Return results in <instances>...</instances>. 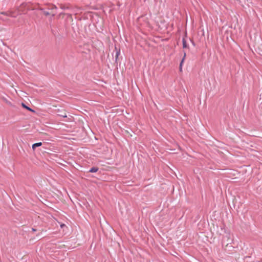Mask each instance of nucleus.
I'll list each match as a JSON object with an SVG mask.
<instances>
[{"label": "nucleus", "instance_id": "obj_1", "mask_svg": "<svg viewBox=\"0 0 262 262\" xmlns=\"http://www.w3.org/2000/svg\"><path fill=\"white\" fill-rule=\"evenodd\" d=\"M232 239L231 238L229 235L224 236L222 238V247L226 251H229L230 248H232L233 246L231 245L232 243Z\"/></svg>", "mask_w": 262, "mask_h": 262}, {"label": "nucleus", "instance_id": "obj_2", "mask_svg": "<svg viewBox=\"0 0 262 262\" xmlns=\"http://www.w3.org/2000/svg\"><path fill=\"white\" fill-rule=\"evenodd\" d=\"M21 106L23 108H26V110L31 112H35V111H34L33 109L30 108V107L27 106L24 103H21Z\"/></svg>", "mask_w": 262, "mask_h": 262}, {"label": "nucleus", "instance_id": "obj_3", "mask_svg": "<svg viewBox=\"0 0 262 262\" xmlns=\"http://www.w3.org/2000/svg\"><path fill=\"white\" fill-rule=\"evenodd\" d=\"M46 5L48 9L53 10L54 9H57L56 6L52 4H47Z\"/></svg>", "mask_w": 262, "mask_h": 262}, {"label": "nucleus", "instance_id": "obj_4", "mask_svg": "<svg viewBox=\"0 0 262 262\" xmlns=\"http://www.w3.org/2000/svg\"><path fill=\"white\" fill-rule=\"evenodd\" d=\"M41 145H42L41 142H38V143H34L32 145V149H33V150H34L36 147H39Z\"/></svg>", "mask_w": 262, "mask_h": 262}, {"label": "nucleus", "instance_id": "obj_5", "mask_svg": "<svg viewBox=\"0 0 262 262\" xmlns=\"http://www.w3.org/2000/svg\"><path fill=\"white\" fill-rule=\"evenodd\" d=\"M98 170L99 168L98 167H93L89 170V172H96Z\"/></svg>", "mask_w": 262, "mask_h": 262}, {"label": "nucleus", "instance_id": "obj_6", "mask_svg": "<svg viewBox=\"0 0 262 262\" xmlns=\"http://www.w3.org/2000/svg\"><path fill=\"white\" fill-rule=\"evenodd\" d=\"M186 57V53L184 52V56L183 57V58L181 60V61L180 62V66H179V69H180V71H182V64H183V63L184 61V59H185V58Z\"/></svg>", "mask_w": 262, "mask_h": 262}, {"label": "nucleus", "instance_id": "obj_7", "mask_svg": "<svg viewBox=\"0 0 262 262\" xmlns=\"http://www.w3.org/2000/svg\"><path fill=\"white\" fill-rule=\"evenodd\" d=\"M182 42H183V48L184 49V48H189L188 45H187V43L186 42V40L184 37L183 38Z\"/></svg>", "mask_w": 262, "mask_h": 262}, {"label": "nucleus", "instance_id": "obj_8", "mask_svg": "<svg viewBox=\"0 0 262 262\" xmlns=\"http://www.w3.org/2000/svg\"><path fill=\"white\" fill-rule=\"evenodd\" d=\"M120 51L119 49L118 51H117L116 54L115 60H116V63L117 62V60L118 59V57H119V55H120Z\"/></svg>", "mask_w": 262, "mask_h": 262}, {"label": "nucleus", "instance_id": "obj_9", "mask_svg": "<svg viewBox=\"0 0 262 262\" xmlns=\"http://www.w3.org/2000/svg\"><path fill=\"white\" fill-rule=\"evenodd\" d=\"M58 116L62 117L63 118H67V116L65 112L64 113H60V114H58Z\"/></svg>", "mask_w": 262, "mask_h": 262}, {"label": "nucleus", "instance_id": "obj_10", "mask_svg": "<svg viewBox=\"0 0 262 262\" xmlns=\"http://www.w3.org/2000/svg\"><path fill=\"white\" fill-rule=\"evenodd\" d=\"M43 14L46 16H48L50 15V13L47 11H43Z\"/></svg>", "mask_w": 262, "mask_h": 262}, {"label": "nucleus", "instance_id": "obj_11", "mask_svg": "<svg viewBox=\"0 0 262 262\" xmlns=\"http://www.w3.org/2000/svg\"><path fill=\"white\" fill-rule=\"evenodd\" d=\"M190 40H191V42H192V45H193L194 46H195V43H194V42L193 41V40H192V39H190Z\"/></svg>", "mask_w": 262, "mask_h": 262}, {"label": "nucleus", "instance_id": "obj_12", "mask_svg": "<svg viewBox=\"0 0 262 262\" xmlns=\"http://www.w3.org/2000/svg\"><path fill=\"white\" fill-rule=\"evenodd\" d=\"M61 227V228H63V227L66 226V225L63 224H62L61 225H60Z\"/></svg>", "mask_w": 262, "mask_h": 262}, {"label": "nucleus", "instance_id": "obj_13", "mask_svg": "<svg viewBox=\"0 0 262 262\" xmlns=\"http://www.w3.org/2000/svg\"><path fill=\"white\" fill-rule=\"evenodd\" d=\"M32 230L33 231H36V229H35L34 228H32Z\"/></svg>", "mask_w": 262, "mask_h": 262}, {"label": "nucleus", "instance_id": "obj_14", "mask_svg": "<svg viewBox=\"0 0 262 262\" xmlns=\"http://www.w3.org/2000/svg\"><path fill=\"white\" fill-rule=\"evenodd\" d=\"M39 9L40 10H41V11H43V8H40Z\"/></svg>", "mask_w": 262, "mask_h": 262}, {"label": "nucleus", "instance_id": "obj_15", "mask_svg": "<svg viewBox=\"0 0 262 262\" xmlns=\"http://www.w3.org/2000/svg\"><path fill=\"white\" fill-rule=\"evenodd\" d=\"M2 14H5V12H3L2 13Z\"/></svg>", "mask_w": 262, "mask_h": 262}]
</instances>
